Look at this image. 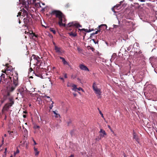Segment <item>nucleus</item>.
I'll use <instances>...</instances> for the list:
<instances>
[{"label": "nucleus", "mask_w": 157, "mask_h": 157, "mask_svg": "<svg viewBox=\"0 0 157 157\" xmlns=\"http://www.w3.org/2000/svg\"><path fill=\"white\" fill-rule=\"evenodd\" d=\"M5 74H2L0 76V84H6L8 90L10 92H13L19 85L18 74L16 73L12 77H9L6 78H5Z\"/></svg>", "instance_id": "obj_1"}, {"label": "nucleus", "mask_w": 157, "mask_h": 157, "mask_svg": "<svg viewBox=\"0 0 157 157\" xmlns=\"http://www.w3.org/2000/svg\"><path fill=\"white\" fill-rule=\"evenodd\" d=\"M52 15H55L56 17L59 18V24L60 26L64 27L66 26L65 23L66 20L65 18V16L59 11L54 10L52 12Z\"/></svg>", "instance_id": "obj_2"}, {"label": "nucleus", "mask_w": 157, "mask_h": 157, "mask_svg": "<svg viewBox=\"0 0 157 157\" xmlns=\"http://www.w3.org/2000/svg\"><path fill=\"white\" fill-rule=\"evenodd\" d=\"M21 14L22 12H19L18 13V15L17 16L18 17L19 15H20V16H23L24 15V17H25L24 18V21L25 25H27L29 22L32 20L31 17L28 14L27 11L25 10H24L22 13V14Z\"/></svg>", "instance_id": "obj_3"}, {"label": "nucleus", "mask_w": 157, "mask_h": 157, "mask_svg": "<svg viewBox=\"0 0 157 157\" xmlns=\"http://www.w3.org/2000/svg\"><path fill=\"white\" fill-rule=\"evenodd\" d=\"M9 101L10 103H6L3 106L2 109V111L3 114L4 113V111H8L10 108L14 104L12 98L9 99Z\"/></svg>", "instance_id": "obj_4"}, {"label": "nucleus", "mask_w": 157, "mask_h": 157, "mask_svg": "<svg viewBox=\"0 0 157 157\" xmlns=\"http://www.w3.org/2000/svg\"><path fill=\"white\" fill-rule=\"evenodd\" d=\"M17 90L20 93L22 98H23L24 95L29 91L27 90L25 86H21L19 87L17 89Z\"/></svg>", "instance_id": "obj_5"}, {"label": "nucleus", "mask_w": 157, "mask_h": 157, "mask_svg": "<svg viewBox=\"0 0 157 157\" xmlns=\"http://www.w3.org/2000/svg\"><path fill=\"white\" fill-rule=\"evenodd\" d=\"M92 87L93 90L97 96H100L101 95V89L98 88L96 85L95 82L93 83Z\"/></svg>", "instance_id": "obj_6"}, {"label": "nucleus", "mask_w": 157, "mask_h": 157, "mask_svg": "<svg viewBox=\"0 0 157 157\" xmlns=\"http://www.w3.org/2000/svg\"><path fill=\"white\" fill-rule=\"evenodd\" d=\"M99 29L97 31L92 33H91L92 35H94L95 34H97L98 32H100L101 30H104V29H105L107 28V26L106 25L102 24L99 26H98Z\"/></svg>", "instance_id": "obj_7"}, {"label": "nucleus", "mask_w": 157, "mask_h": 157, "mask_svg": "<svg viewBox=\"0 0 157 157\" xmlns=\"http://www.w3.org/2000/svg\"><path fill=\"white\" fill-rule=\"evenodd\" d=\"M67 25L69 27L74 26L77 28L82 27V26L81 25L76 21L70 22Z\"/></svg>", "instance_id": "obj_8"}, {"label": "nucleus", "mask_w": 157, "mask_h": 157, "mask_svg": "<svg viewBox=\"0 0 157 157\" xmlns=\"http://www.w3.org/2000/svg\"><path fill=\"white\" fill-rule=\"evenodd\" d=\"M79 67L82 70L84 71H89L88 67L83 64H80L79 65Z\"/></svg>", "instance_id": "obj_9"}, {"label": "nucleus", "mask_w": 157, "mask_h": 157, "mask_svg": "<svg viewBox=\"0 0 157 157\" xmlns=\"http://www.w3.org/2000/svg\"><path fill=\"white\" fill-rule=\"evenodd\" d=\"M77 29H76L75 31H72L68 33V34L71 37H75L77 36L76 31Z\"/></svg>", "instance_id": "obj_10"}, {"label": "nucleus", "mask_w": 157, "mask_h": 157, "mask_svg": "<svg viewBox=\"0 0 157 157\" xmlns=\"http://www.w3.org/2000/svg\"><path fill=\"white\" fill-rule=\"evenodd\" d=\"M132 135L133 139H135L138 143H139V138L134 130L133 131Z\"/></svg>", "instance_id": "obj_11"}, {"label": "nucleus", "mask_w": 157, "mask_h": 157, "mask_svg": "<svg viewBox=\"0 0 157 157\" xmlns=\"http://www.w3.org/2000/svg\"><path fill=\"white\" fill-rule=\"evenodd\" d=\"M55 50L56 53H57L58 54L61 55L62 53V49L59 47H58L56 45H55Z\"/></svg>", "instance_id": "obj_12"}, {"label": "nucleus", "mask_w": 157, "mask_h": 157, "mask_svg": "<svg viewBox=\"0 0 157 157\" xmlns=\"http://www.w3.org/2000/svg\"><path fill=\"white\" fill-rule=\"evenodd\" d=\"M59 58L62 60V62L64 65H67L69 67H71V65H70L69 63L65 60V59L64 58L60 56Z\"/></svg>", "instance_id": "obj_13"}, {"label": "nucleus", "mask_w": 157, "mask_h": 157, "mask_svg": "<svg viewBox=\"0 0 157 157\" xmlns=\"http://www.w3.org/2000/svg\"><path fill=\"white\" fill-rule=\"evenodd\" d=\"M99 132L100 133V136L101 137H103L106 135V133L105 131L103 130L102 129H100Z\"/></svg>", "instance_id": "obj_14"}, {"label": "nucleus", "mask_w": 157, "mask_h": 157, "mask_svg": "<svg viewBox=\"0 0 157 157\" xmlns=\"http://www.w3.org/2000/svg\"><path fill=\"white\" fill-rule=\"evenodd\" d=\"M124 22H125V25L126 26H128L130 25V24L132 23V22L131 21H128L127 20H125L123 21Z\"/></svg>", "instance_id": "obj_15"}, {"label": "nucleus", "mask_w": 157, "mask_h": 157, "mask_svg": "<svg viewBox=\"0 0 157 157\" xmlns=\"http://www.w3.org/2000/svg\"><path fill=\"white\" fill-rule=\"evenodd\" d=\"M33 58V59H35L36 60H39L40 59V57L38 56H36L35 55H33L31 57V58Z\"/></svg>", "instance_id": "obj_16"}, {"label": "nucleus", "mask_w": 157, "mask_h": 157, "mask_svg": "<svg viewBox=\"0 0 157 157\" xmlns=\"http://www.w3.org/2000/svg\"><path fill=\"white\" fill-rule=\"evenodd\" d=\"M116 57V54L115 53H113L111 59H110V61L111 62H113Z\"/></svg>", "instance_id": "obj_17"}, {"label": "nucleus", "mask_w": 157, "mask_h": 157, "mask_svg": "<svg viewBox=\"0 0 157 157\" xmlns=\"http://www.w3.org/2000/svg\"><path fill=\"white\" fill-rule=\"evenodd\" d=\"M34 151H35V155L37 156L38 155L39 153V152L37 151V148L34 147Z\"/></svg>", "instance_id": "obj_18"}, {"label": "nucleus", "mask_w": 157, "mask_h": 157, "mask_svg": "<svg viewBox=\"0 0 157 157\" xmlns=\"http://www.w3.org/2000/svg\"><path fill=\"white\" fill-rule=\"evenodd\" d=\"M72 86L73 87L72 89V90L75 91H76V90L77 89L76 85L75 84H73Z\"/></svg>", "instance_id": "obj_19"}, {"label": "nucleus", "mask_w": 157, "mask_h": 157, "mask_svg": "<svg viewBox=\"0 0 157 157\" xmlns=\"http://www.w3.org/2000/svg\"><path fill=\"white\" fill-rule=\"evenodd\" d=\"M53 113L56 115H55V117H56L58 118L60 117V116L59 114H57L56 112L55 111H53Z\"/></svg>", "instance_id": "obj_20"}, {"label": "nucleus", "mask_w": 157, "mask_h": 157, "mask_svg": "<svg viewBox=\"0 0 157 157\" xmlns=\"http://www.w3.org/2000/svg\"><path fill=\"white\" fill-rule=\"evenodd\" d=\"M19 1L21 4H22L23 5H25L26 4V2L24 0H19Z\"/></svg>", "instance_id": "obj_21"}, {"label": "nucleus", "mask_w": 157, "mask_h": 157, "mask_svg": "<svg viewBox=\"0 0 157 157\" xmlns=\"http://www.w3.org/2000/svg\"><path fill=\"white\" fill-rule=\"evenodd\" d=\"M78 30L79 31H79L80 32H81V31H84L85 32H87V31H88V29H78Z\"/></svg>", "instance_id": "obj_22"}, {"label": "nucleus", "mask_w": 157, "mask_h": 157, "mask_svg": "<svg viewBox=\"0 0 157 157\" xmlns=\"http://www.w3.org/2000/svg\"><path fill=\"white\" fill-rule=\"evenodd\" d=\"M77 49L79 53H82V52L83 51V50L81 48H80L79 47H78L77 48Z\"/></svg>", "instance_id": "obj_23"}, {"label": "nucleus", "mask_w": 157, "mask_h": 157, "mask_svg": "<svg viewBox=\"0 0 157 157\" xmlns=\"http://www.w3.org/2000/svg\"><path fill=\"white\" fill-rule=\"evenodd\" d=\"M36 64L37 65L39 66L40 64V59L39 60H36Z\"/></svg>", "instance_id": "obj_24"}, {"label": "nucleus", "mask_w": 157, "mask_h": 157, "mask_svg": "<svg viewBox=\"0 0 157 157\" xmlns=\"http://www.w3.org/2000/svg\"><path fill=\"white\" fill-rule=\"evenodd\" d=\"M50 30L51 32H52L54 34H55L56 33V31L54 29V28H50Z\"/></svg>", "instance_id": "obj_25"}, {"label": "nucleus", "mask_w": 157, "mask_h": 157, "mask_svg": "<svg viewBox=\"0 0 157 157\" xmlns=\"http://www.w3.org/2000/svg\"><path fill=\"white\" fill-rule=\"evenodd\" d=\"M90 48V50H92V51H93V52H94V51L95 50L94 48H93L91 47L90 46H87V49L88 50L90 49V48Z\"/></svg>", "instance_id": "obj_26"}, {"label": "nucleus", "mask_w": 157, "mask_h": 157, "mask_svg": "<svg viewBox=\"0 0 157 157\" xmlns=\"http://www.w3.org/2000/svg\"><path fill=\"white\" fill-rule=\"evenodd\" d=\"M101 137L100 136L99 137V136L97 137L95 139L96 141H99L101 139Z\"/></svg>", "instance_id": "obj_27"}, {"label": "nucleus", "mask_w": 157, "mask_h": 157, "mask_svg": "<svg viewBox=\"0 0 157 157\" xmlns=\"http://www.w3.org/2000/svg\"><path fill=\"white\" fill-rule=\"evenodd\" d=\"M34 74L37 77H40L41 76V75H40V74H39L36 71L34 72Z\"/></svg>", "instance_id": "obj_28"}, {"label": "nucleus", "mask_w": 157, "mask_h": 157, "mask_svg": "<svg viewBox=\"0 0 157 157\" xmlns=\"http://www.w3.org/2000/svg\"><path fill=\"white\" fill-rule=\"evenodd\" d=\"M52 104L49 106V108L51 109H52V108L53 106V104H54V102L52 101Z\"/></svg>", "instance_id": "obj_29"}, {"label": "nucleus", "mask_w": 157, "mask_h": 157, "mask_svg": "<svg viewBox=\"0 0 157 157\" xmlns=\"http://www.w3.org/2000/svg\"><path fill=\"white\" fill-rule=\"evenodd\" d=\"M98 109L99 110V113L101 115V117H104V116H103V114H102V113H101V111L99 110V108H98Z\"/></svg>", "instance_id": "obj_30"}, {"label": "nucleus", "mask_w": 157, "mask_h": 157, "mask_svg": "<svg viewBox=\"0 0 157 157\" xmlns=\"http://www.w3.org/2000/svg\"><path fill=\"white\" fill-rule=\"evenodd\" d=\"M19 152V151L18 149H17L16 152H14V154L15 155L17 154Z\"/></svg>", "instance_id": "obj_31"}, {"label": "nucleus", "mask_w": 157, "mask_h": 157, "mask_svg": "<svg viewBox=\"0 0 157 157\" xmlns=\"http://www.w3.org/2000/svg\"><path fill=\"white\" fill-rule=\"evenodd\" d=\"M120 6V4H118V5H117L116 6H115L114 7V8H117L118 7H119Z\"/></svg>", "instance_id": "obj_32"}, {"label": "nucleus", "mask_w": 157, "mask_h": 157, "mask_svg": "<svg viewBox=\"0 0 157 157\" xmlns=\"http://www.w3.org/2000/svg\"><path fill=\"white\" fill-rule=\"evenodd\" d=\"M113 28H116L119 27V26H118V25H113Z\"/></svg>", "instance_id": "obj_33"}, {"label": "nucleus", "mask_w": 157, "mask_h": 157, "mask_svg": "<svg viewBox=\"0 0 157 157\" xmlns=\"http://www.w3.org/2000/svg\"><path fill=\"white\" fill-rule=\"evenodd\" d=\"M132 45L129 46V47L128 48H127L128 50V51L130 50L131 49V48H132Z\"/></svg>", "instance_id": "obj_34"}, {"label": "nucleus", "mask_w": 157, "mask_h": 157, "mask_svg": "<svg viewBox=\"0 0 157 157\" xmlns=\"http://www.w3.org/2000/svg\"><path fill=\"white\" fill-rule=\"evenodd\" d=\"M71 121H68L67 122V125L68 126L70 125V124H71Z\"/></svg>", "instance_id": "obj_35"}, {"label": "nucleus", "mask_w": 157, "mask_h": 157, "mask_svg": "<svg viewBox=\"0 0 157 157\" xmlns=\"http://www.w3.org/2000/svg\"><path fill=\"white\" fill-rule=\"evenodd\" d=\"M69 6L70 5L69 3L67 4L65 6V7L67 8H68Z\"/></svg>", "instance_id": "obj_36"}, {"label": "nucleus", "mask_w": 157, "mask_h": 157, "mask_svg": "<svg viewBox=\"0 0 157 157\" xmlns=\"http://www.w3.org/2000/svg\"><path fill=\"white\" fill-rule=\"evenodd\" d=\"M77 89H78V90L79 91L82 90V91H83V89L81 87H79L78 88H77Z\"/></svg>", "instance_id": "obj_37"}, {"label": "nucleus", "mask_w": 157, "mask_h": 157, "mask_svg": "<svg viewBox=\"0 0 157 157\" xmlns=\"http://www.w3.org/2000/svg\"><path fill=\"white\" fill-rule=\"evenodd\" d=\"M13 133V132H10V133H9V134L10 135V136H12L13 137V136L12 135V133Z\"/></svg>", "instance_id": "obj_38"}, {"label": "nucleus", "mask_w": 157, "mask_h": 157, "mask_svg": "<svg viewBox=\"0 0 157 157\" xmlns=\"http://www.w3.org/2000/svg\"><path fill=\"white\" fill-rule=\"evenodd\" d=\"M64 76L65 78H67V74L66 73L64 74Z\"/></svg>", "instance_id": "obj_39"}, {"label": "nucleus", "mask_w": 157, "mask_h": 157, "mask_svg": "<svg viewBox=\"0 0 157 157\" xmlns=\"http://www.w3.org/2000/svg\"><path fill=\"white\" fill-rule=\"evenodd\" d=\"M59 125L58 124H56L55 125V127H56L57 128H58L59 127Z\"/></svg>", "instance_id": "obj_40"}, {"label": "nucleus", "mask_w": 157, "mask_h": 157, "mask_svg": "<svg viewBox=\"0 0 157 157\" xmlns=\"http://www.w3.org/2000/svg\"><path fill=\"white\" fill-rule=\"evenodd\" d=\"M23 128L24 129V131L25 133H26V132H27L28 131L25 128Z\"/></svg>", "instance_id": "obj_41"}, {"label": "nucleus", "mask_w": 157, "mask_h": 157, "mask_svg": "<svg viewBox=\"0 0 157 157\" xmlns=\"http://www.w3.org/2000/svg\"><path fill=\"white\" fill-rule=\"evenodd\" d=\"M59 78L61 80H62V81H64V78H63L60 77Z\"/></svg>", "instance_id": "obj_42"}, {"label": "nucleus", "mask_w": 157, "mask_h": 157, "mask_svg": "<svg viewBox=\"0 0 157 157\" xmlns=\"http://www.w3.org/2000/svg\"><path fill=\"white\" fill-rule=\"evenodd\" d=\"M6 150H7V148H5V151L4 152V154L6 155Z\"/></svg>", "instance_id": "obj_43"}, {"label": "nucleus", "mask_w": 157, "mask_h": 157, "mask_svg": "<svg viewBox=\"0 0 157 157\" xmlns=\"http://www.w3.org/2000/svg\"><path fill=\"white\" fill-rule=\"evenodd\" d=\"M69 157H74V155L71 154L70 156H68Z\"/></svg>", "instance_id": "obj_44"}, {"label": "nucleus", "mask_w": 157, "mask_h": 157, "mask_svg": "<svg viewBox=\"0 0 157 157\" xmlns=\"http://www.w3.org/2000/svg\"><path fill=\"white\" fill-rule=\"evenodd\" d=\"M33 141L34 142V145H36L37 144L36 143V141L34 140H33Z\"/></svg>", "instance_id": "obj_45"}, {"label": "nucleus", "mask_w": 157, "mask_h": 157, "mask_svg": "<svg viewBox=\"0 0 157 157\" xmlns=\"http://www.w3.org/2000/svg\"><path fill=\"white\" fill-rule=\"evenodd\" d=\"M92 30H91V29H89V30H88V31H87V33H89V32H90L91 31H92Z\"/></svg>", "instance_id": "obj_46"}, {"label": "nucleus", "mask_w": 157, "mask_h": 157, "mask_svg": "<svg viewBox=\"0 0 157 157\" xmlns=\"http://www.w3.org/2000/svg\"><path fill=\"white\" fill-rule=\"evenodd\" d=\"M139 0L141 2H144L145 1V0Z\"/></svg>", "instance_id": "obj_47"}, {"label": "nucleus", "mask_w": 157, "mask_h": 157, "mask_svg": "<svg viewBox=\"0 0 157 157\" xmlns=\"http://www.w3.org/2000/svg\"><path fill=\"white\" fill-rule=\"evenodd\" d=\"M35 128H39V126H36L35 127Z\"/></svg>", "instance_id": "obj_48"}, {"label": "nucleus", "mask_w": 157, "mask_h": 157, "mask_svg": "<svg viewBox=\"0 0 157 157\" xmlns=\"http://www.w3.org/2000/svg\"><path fill=\"white\" fill-rule=\"evenodd\" d=\"M112 10L114 13L115 12V11H114V9L113 8H112Z\"/></svg>", "instance_id": "obj_49"}, {"label": "nucleus", "mask_w": 157, "mask_h": 157, "mask_svg": "<svg viewBox=\"0 0 157 157\" xmlns=\"http://www.w3.org/2000/svg\"><path fill=\"white\" fill-rule=\"evenodd\" d=\"M73 94L74 96H75V97L77 95L75 93H73Z\"/></svg>", "instance_id": "obj_50"}, {"label": "nucleus", "mask_w": 157, "mask_h": 157, "mask_svg": "<svg viewBox=\"0 0 157 157\" xmlns=\"http://www.w3.org/2000/svg\"><path fill=\"white\" fill-rule=\"evenodd\" d=\"M108 128H109V129L110 130H111V127L109 125H108Z\"/></svg>", "instance_id": "obj_51"}, {"label": "nucleus", "mask_w": 157, "mask_h": 157, "mask_svg": "<svg viewBox=\"0 0 157 157\" xmlns=\"http://www.w3.org/2000/svg\"><path fill=\"white\" fill-rule=\"evenodd\" d=\"M4 141V138H2V144H3Z\"/></svg>", "instance_id": "obj_52"}, {"label": "nucleus", "mask_w": 157, "mask_h": 157, "mask_svg": "<svg viewBox=\"0 0 157 157\" xmlns=\"http://www.w3.org/2000/svg\"><path fill=\"white\" fill-rule=\"evenodd\" d=\"M92 40H93V41H94V42L95 44H96V43H98V42H95V41H94V39H93Z\"/></svg>", "instance_id": "obj_53"}, {"label": "nucleus", "mask_w": 157, "mask_h": 157, "mask_svg": "<svg viewBox=\"0 0 157 157\" xmlns=\"http://www.w3.org/2000/svg\"><path fill=\"white\" fill-rule=\"evenodd\" d=\"M33 36H35L36 37H37V36L34 33H33Z\"/></svg>", "instance_id": "obj_54"}, {"label": "nucleus", "mask_w": 157, "mask_h": 157, "mask_svg": "<svg viewBox=\"0 0 157 157\" xmlns=\"http://www.w3.org/2000/svg\"><path fill=\"white\" fill-rule=\"evenodd\" d=\"M94 35H91V34H90V38H91L92 37V36H94Z\"/></svg>", "instance_id": "obj_55"}, {"label": "nucleus", "mask_w": 157, "mask_h": 157, "mask_svg": "<svg viewBox=\"0 0 157 157\" xmlns=\"http://www.w3.org/2000/svg\"><path fill=\"white\" fill-rule=\"evenodd\" d=\"M23 117L24 118H25L26 117V116L25 115H23Z\"/></svg>", "instance_id": "obj_56"}, {"label": "nucleus", "mask_w": 157, "mask_h": 157, "mask_svg": "<svg viewBox=\"0 0 157 157\" xmlns=\"http://www.w3.org/2000/svg\"><path fill=\"white\" fill-rule=\"evenodd\" d=\"M53 44L55 45V46L56 45V44L54 42H53Z\"/></svg>", "instance_id": "obj_57"}, {"label": "nucleus", "mask_w": 157, "mask_h": 157, "mask_svg": "<svg viewBox=\"0 0 157 157\" xmlns=\"http://www.w3.org/2000/svg\"><path fill=\"white\" fill-rule=\"evenodd\" d=\"M4 102V100H2V101H1V102H2V103H3Z\"/></svg>", "instance_id": "obj_58"}, {"label": "nucleus", "mask_w": 157, "mask_h": 157, "mask_svg": "<svg viewBox=\"0 0 157 157\" xmlns=\"http://www.w3.org/2000/svg\"><path fill=\"white\" fill-rule=\"evenodd\" d=\"M77 79L78 80V81H80V79L79 78H77Z\"/></svg>", "instance_id": "obj_59"}, {"label": "nucleus", "mask_w": 157, "mask_h": 157, "mask_svg": "<svg viewBox=\"0 0 157 157\" xmlns=\"http://www.w3.org/2000/svg\"><path fill=\"white\" fill-rule=\"evenodd\" d=\"M46 97L47 98H50V97L49 96H47Z\"/></svg>", "instance_id": "obj_60"}, {"label": "nucleus", "mask_w": 157, "mask_h": 157, "mask_svg": "<svg viewBox=\"0 0 157 157\" xmlns=\"http://www.w3.org/2000/svg\"><path fill=\"white\" fill-rule=\"evenodd\" d=\"M8 133L9 134V133H10V132H11V131H8Z\"/></svg>", "instance_id": "obj_61"}, {"label": "nucleus", "mask_w": 157, "mask_h": 157, "mask_svg": "<svg viewBox=\"0 0 157 157\" xmlns=\"http://www.w3.org/2000/svg\"><path fill=\"white\" fill-rule=\"evenodd\" d=\"M4 136H5V137H6V134H5L4 135Z\"/></svg>", "instance_id": "obj_62"}, {"label": "nucleus", "mask_w": 157, "mask_h": 157, "mask_svg": "<svg viewBox=\"0 0 157 157\" xmlns=\"http://www.w3.org/2000/svg\"><path fill=\"white\" fill-rule=\"evenodd\" d=\"M19 23L20 24V23H21V21H20V20H19Z\"/></svg>", "instance_id": "obj_63"}, {"label": "nucleus", "mask_w": 157, "mask_h": 157, "mask_svg": "<svg viewBox=\"0 0 157 157\" xmlns=\"http://www.w3.org/2000/svg\"><path fill=\"white\" fill-rule=\"evenodd\" d=\"M13 157V156L12 155L10 157Z\"/></svg>", "instance_id": "obj_64"}]
</instances>
